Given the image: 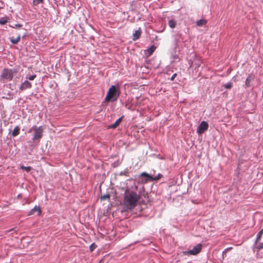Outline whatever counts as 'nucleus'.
<instances>
[{"mask_svg": "<svg viewBox=\"0 0 263 263\" xmlns=\"http://www.w3.org/2000/svg\"><path fill=\"white\" fill-rule=\"evenodd\" d=\"M140 198V195L135 192L126 190L124 194V205L127 209L132 210L137 205Z\"/></svg>", "mask_w": 263, "mask_h": 263, "instance_id": "obj_1", "label": "nucleus"}, {"mask_svg": "<svg viewBox=\"0 0 263 263\" xmlns=\"http://www.w3.org/2000/svg\"><path fill=\"white\" fill-rule=\"evenodd\" d=\"M120 95V92L118 87L111 85L109 88L107 95L105 98L106 102H114L116 101Z\"/></svg>", "mask_w": 263, "mask_h": 263, "instance_id": "obj_2", "label": "nucleus"}, {"mask_svg": "<svg viewBox=\"0 0 263 263\" xmlns=\"http://www.w3.org/2000/svg\"><path fill=\"white\" fill-rule=\"evenodd\" d=\"M16 74L17 70L16 69L5 68L2 72L1 78L4 80L10 81Z\"/></svg>", "mask_w": 263, "mask_h": 263, "instance_id": "obj_3", "label": "nucleus"}, {"mask_svg": "<svg viewBox=\"0 0 263 263\" xmlns=\"http://www.w3.org/2000/svg\"><path fill=\"white\" fill-rule=\"evenodd\" d=\"M32 131H34V134L33 135L32 140H39L42 138L43 135V127H37L36 126H33L28 130V133H31Z\"/></svg>", "mask_w": 263, "mask_h": 263, "instance_id": "obj_4", "label": "nucleus"}, {"mask_svg": "<svg viewBox=\"0 0 263 263\" xmlns=\"http://www.w3.org/2000/svg\"><path fill=\"white\" fill-rule=\"evenodd\" d=\"M201 248L202 245L199 243L195 246L192 250L183 252V254L185 255H195L201 251Z\"/></svg>", "mask_w": 263, "mask_h": 263, "instance_id": "obj_5", "label": "nucleus"}, {"mask_svg": "<svg viewBox=\"0 0 263 263\" xmlns=\"http://www.w3.org/2000/svg\"><path fill=\"white\" fill-rule=\"evenodd\" d=\"M208 127L209 125L206 122L202 121L197 127V132L198 134H201L208 129Z\"/></svg>", "mask_w": 263, "mask_h": 263, "instance_id": "obj_6", "label": "nucleus"}, {"mask_svg": "<svg viewBox=\"0 0 263 263\" xmlns=\"http://www.w3.org/2000/svg\"><path fill=\"white\" fill-rule=\"evenodd\" d=\"M181 38V34H176L172 36L173 41L174 42V45L175 48H177L178 46V42H180Z\"/></svg>", "mask_w": 263, "mask_h": 263, "instance_id": "obj_7", "label": "nucleus"}, {"mask_svg": "<svg viewBox=\"0 0 263 263\" xmlns=\"http://www.w3.org/2000/svg\"><path fill=\"white\" fill-rule=\"evenodd\" d=\"M141 176L146 177L147 178V180H158L161 177V175L159 174L157 176H156L154 178L151 176H150L149 175H148V174H147V173H146L145 172H143V173H141Z\"/></svg>", "mask_w": 263, "mask_h": 263, "instance_id": "obj_8", "label": "nucleus"}, {"mask_svg": "<svg viewBox=\"0 0 263 263\" xmlns=\"http://www.w3.org/2000/svg\"><path fill=\"white\" fill-rule=\"evenodd\" d=\"M31 87V84L28 82V81H25L24 83H23L20 87V89L21 91L24 90L27 88H30Z\"/></svg>", "mask_w": 263, "mask_h": 263, "instance_id": "obj_9", "label": "nucleus"}, {"mask_svg": "<svg viewBox=\"0 0 263 263\" xmlns=\"http://www.w3.org/2000/svg\"><path fill=\"white\" fill-rule=\"evenodd\" d=\"M35 212L37 213L38 215H40V214L41 213V209L39 206H35V207L33 209H32L31 210V211L30 212L29 214V215L34 214Z\"/></svg>", "mask_w": 263, "mask_h": 263, "instance_id": "obj_10", "label": "nucleus"}, {"mask_svg": "<svg viewBox=\"0 0 263 263\" xmlns=\"http://www.w3.org/2000/svg\"><path fill=\"white\" fill-rule=\"evenodd\" d=\"M122 118H119L114 124L108 126L110 128H115L121 122Z\"/></svg>", "mask_w": 263, "mask_h": 263, "instance_id": "obj_11", "label": "nucleus"}, {"mask_svg": "<svg viewBox=\"0 0 263 263\" xmlns=\"http://www.w3.org/2000/svg\"><path fill=\"white\" fill-rule=\"evenodd\" d=\"M20 35H18L15 38L13 37H10V41L12 44H16L20 41Z\"/></svg>", "mask_w": 263, "mask_h": 263, "instance_id": "obj_12", "label": "nucleus"}, {"mask_svg": "<svg viewBox=\"0 0 263 263\" xmlns=\"http://www.w3.org/2000/svg\"><path fill=\"white\" fill-rule=\"evenodd\" d=\"M20 129L18 126H15L12 132V136L15 137L17 135H18L20 133Z\"/></svg>", "mask_w": 263, "mask_h": 263, "instance_id": "obj_13", "label": "nucleus"}, {"mask_svg": "<svg viewBox=\"0 0 263 263\" xmlns=\"http://www.w3.org/2000/svg\"><path fill=\"white\" fill-rule=\"evenodd\" d=\"M141 35V31L140 30H136L133 34V40H136L139 38Z\"/></svg>", "mask_w": 263, "mask_h": 263, "instance_id": "obj_14", "label": "nucleus"}, {"mask_svg": "<svg viewBox=\"0 0 263 263\" xmlns=\"http://www.w3.org/2000/svg\"><path fill=\"white\" fill-rule=\"evenodd\" d=\"M206 23V21L203 19H201L198 20L196 22V24L198 26H202L205 25Z\"/></svg>", "mask_w": 263, "mask_h": 263, "instance_id": "obj_15", "label": "nucleus"}, {"mask_svg": "<svg viewBox=\"0 0 263 263\" xmlns=\"http://www.w3.org/2000/svg\"><path fill=\"white\" fill-rule=\"evenodd\" d=\"M168 25L171 28H174L176 25V22L174 20H171L168 21Z\"/></svg>", "mask_w": 263, "mask_h": 263, "instance_id": "obj_16", "label": "nucleus"}, {"mask_svg": "<svg viewBox=\"0 0 263 263\" xmlns=\"http://www.w3.org/2000/svg\"><path fill=\"white\" fill-rule=\"evenodd\" d=\"M263 233V229L260 231V232L258 233L256 240L255 241V243L257 244V242H258L261 238V237Z\"/></svg>", "mask_w": 263, "mask_h": 263, "instance_id": "obj_17", "label": "nucleus"}, {"mask_svg": "<svg viewBox=\"0 0 263 263\" xmlns=\"http://www.w3.org/2000/svg\"><path fill=\"white\" fill-rule=\"evenodd\" d=\"M156 47L154 46H152L147 50V52L148 55H151L153 52L155 51Z\"/></svg>", "mask_w": 263, "mask_h": 263, "instance_id": "obj_18", "label": "nucleus"}, {"mask_svg": "<svg viewBox=\"0 0 263 263\" xmlns=\"http://www.w3.org/2000/svg\"><path fill=\"white\" fill-rule=\"evenodd\" d=\"M20 168L25 170L27 172H30L31 170V167L30 166H24L23 165L21 166Z\"/></svg>", "mask_w": 263, "mask_h": 263, "instance_id": "obj_19", "label": "nucleus"}, {"mask_svg": "<svg viewBox=\"0 0 263 263\" xmlns=\"http://www.w3.org/2000/svg\"><path fill=\"white\" fill-rule=\"evenodd\" d=\"M109 198H110L109 195L106 194V195H104L103 196H102L101 197L100 199L101 200H106V199H109Z\"/></svg>", "mask_w": 263, "mask_h": 263, "instance_id": "obj_20", "label": "nucleus"}, {"mask_svg": "<svg viewBox=\"0 0 263 263\" xmlns=\"http://www.w3.org/2000/svg\"><path fill=\"white\" fill-rule=\"evenodd\" d=\"M223 86L227 89H230L232 87V84L231 83H228L224 84Z\"/></svg>", "mask_w": 263, "mask_h": 263, "instance_id": "obj_21", "label": "nucleus"}, {"mask_svg": "<svg viewBox=\"0 0 263 263\" xmlns=\"http://www.w3.org/2000/svg\"><path fill=\"white\" fill-rule=\"evenodd\" d=\"M42 1L43 0H33V4L34 5H37Z\"/></svg>", "mask_w": 263, "mask_h": 263, "instance_id": "obj_22", "label": "nucleus"}, {"mask_svg": "<svg viewBox=\"0 0 263 263\" xmlns=\"http://www.w3.org/2000/svg\"><path fill=\"white\" fill-rule=\"evenodd\" d=\"M7 20L4 18L0 19V24L4 25L7 23Z\"/></svg>", "mask_w": 263, "mask_h": 263, "instance_id": "obj_23", "label": "nucleus"}, {"mask_svg": "<svg viewBox=\"0 0 263 263\" xmlns=\"http://www.w3.org/2000/svg\"><path fill=\"white\" fill-rule=\"evenodd\" d=\"M257 249L258 250H261L263 249V242L259 243L257 246Z\"/></svg>", "mask_w": 263, "mask_h": 263, "instance_id": "obj_24", "label": "nucleus"}, {"mask_svg": "<svg viewBox=\"0 0 263 263\" xmlns=\"http://www.w3.org/2000/svg\"><path fill=\"white\" fill-rule=\"evenodd\" d=\"M35 77L36 75L34 74L32 76H29L28 77H27V79H28L29 80H33Z\"/></svg>", "mask_w": 263, "mask_h": 263, "instance_id": "obj_25", "label": "nucleus"}, {"mask_svg": "<svg viewBox=\"0 0 263 263\" xmlns=\"http://www.w3.org/2000/svg\"><path fill=\"white\" fill-rule=\"evenodd\" d=\"M95 245L94 244H92L90 246V250L91 251H92L95 248Z\"/></svg>", "mask_w": 263, "mask_h": 263, "instance_id": "obj_26", "label": "nucleus"}, {"mask_svg": "<svg viewBox=\"0 0 263 263\" xmlns=\"http://www.w3.org/2000/svg\"><path fill=\"white\" fill-rule=\"evenodd\" d=\"M250 80L249 79V78H248L246 80V84L247 86H249V83H250Z\"/></svg>", "mask_w": 263, "mask_h": 263, "instance_id": "obj_27", "label": "nucleus"}, {"mask_svg": "<svg viewBox=\"0 0 263 263\" xmlns=\"http://www.w3.org/2000/svg\"><path fill=\"white\" fill-rule=\"evenodd\" d=\"M176 75H177V74H176V73H174V74L172 76V77H171V80L172 81H173V80H174L175 78L176 77Z\"/></svg>", "mask_w": 263, "mask_h": 263, "instance_id": "obj_28", "label": "nucleus"}, {"mask_svg": "<svg viewBox=\"0 0 263 263\" xmlns=\"http://www.w3.org/2000/svg\"><path fill=\"white\" fill-rule=\"evenodd\" d=\"M15 26H16V27H22V25L19 24H16Z\"/></svg>", "mask_w": 263, "mask_h": 263, "instance_id": "obj_29", "label": "nucleus"}, {"mask_svg": "<svg viewBox=\"0 0 263 263\" xmlns=\"http://www.w3.org/2000/svg\"><path fill=\"white\" fill-rule=\"evenodd\" d=\"M99 263H102V261H100Z\"/></svg>", "mask_w": 263, "mask_h": 263, "instance_id": "obj_30", "label": "nucleus"}]
</instances>
